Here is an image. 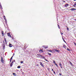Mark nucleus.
I'll list each match as a JSON object with an SVG mask.
<instances>
[{
    "mask_svg": "<svg viewBox=\"0 0 76 76\" xmlns=\"http://www.w3.org/2000/svg\"><path fill=\"white\" fill-rule=\"evenodd\" d=\"M59 75L60 76H61V73H59Z\"/></svg>",
    "mask_w": 76,
    "mask_h": 76,
    "instance_id": "nucleus-29",
    "label": "nucleus"
},
{
    "mask_svg": "<svg viewBox=\"0 0 76 76\" xmlns=\"http://www.w3.org/2000/svg\"><path fill=\"white\" fill-rule=\"evenodd\" d=\"M74 20H75V21H76V19H74Z\"/></svg>",
    "mask_w": 76,
    "mask_h": 76,
    "instance_id": "nucleus-33",
    "label": "nucleus"
},
{
    "mask_svg": "<svg viewBox=\"0 0 76 76\" xmlns=\"http://www.w3.org/2000/svg\"><path fill=\"white\" fill-rule=\"evenodd\" d=\"M17 68H18V69H20V66H18L17 67Z\"/></svg>",
    "mask_w": 76,
    "mask_h": 76,
    "instance_id": "nucleus-18",
    "label": "nucleus"
},
{
    "mask_svg": "<svg viewBox=\"0 0 76 76\" xmlns=\"http://www.w3.org/2000/svg\"><path fill=\"white\" fill-rule=\"evenodd\" d=\"M48 51H50V52H51V53H52V50H48Z\"/></svg>",
    "mask_w": 76,
    "mask_h": 76,
    "instance_id": "nucleus-17",
    "label": "nucleus"
},
{
    "mask_svg": "<svg viewBox=\"0 0 76 76\" xmlns=\"http://www.w3.org/2000/svg\"><path fill=\"white\" fill-rule=\"evenodd\" d=\"M45 60H46V61H47V60L46 59H45Z\"/></svg>",
    "mask_w": 76,
    "mask_h": 76,
    "instance_id": "nucleus-35",
    "label": "nucleus"
},
{
    "mask_svg": "<svg viewBox=\"0 0 76 76\" xmlns=\"http://www.w3.org/2000/svg\"><path fill=\"white\" fill-rule=\"evenodd\" d=\"M39 52L40 53H42L43 52V50H39Z\"/></svg>",
    "mask_w": 76,
    "mask_h": 76,
    "instance_id": "nucleus-13",
    "label": "nucleus"
},
{
    "mask_svg": "<svg viewBox=\"0 0 76 76\" xmlns=\"http://www.w3.org/2000/svg\"><path fill=\"white\" fill-rule=\"evenodd\" d=\"M58 25V28L59 29H60V26H59V25Z\"/></svg>",
    "mask_w": 76,
    "mask_h": 76,
    "instance_id": "nucleus-23",
    "label": "nucleus"
},
{
    "mask_svg": "<svg viewBox=\"0 0 76 76\" xmlns=\"http://www.w3.org/2000/svg\"><path fill=\"white\" fill-rule=\"evenodd\" d=\"M42 58H44V59H45V58L44 56H43V57Z\"/></svg>",
    "mask_w": 76,
    "mask_h": 76,
    "instance_id": "nucleus-26",
    "label": "nucleus"
},
{
    "mask_svg": "<svg viewBox=\"0 0 76 76\" xmlns=\"http://www.w3.org/2000/svg\"><path fill=\"white\" fill-rule=\"evenodd\" d=\"M52 71H53V69H52Z\"/></svg>",
    "mask_w": 76,
    "mask_h": 76,
    "instance_id": "nucleus-41",
    "label": "nucleus"
},
{
    "mask_svg": "<svg viewBox=\"0 0 76 76\" xmlns=\"http://www.w3.org/2000/svg\"><path fill=\"white\" fill-rule=\"evenodd\" d=\"M63 2H65V1H63Z\"/></svg>",
    "mask_w": 76,
    "mask_h": 76,
    "instance_id": "nucleus-36",
    "label": "nucleus"
},
{
    "mask_svg": "<svg viewBox=\"0 0 76 76\" xmlns=\"http://www.w3.org/2000/svg\"><path fill=\"white\" fill-rule=\"evenodd\" d=\"M69 63L70 64H71V65H72V63L70 62V61H69Z\"/></svg>",
    "mask_w": 76,
    "mask_h": 76,
    "instance_id": "nucleus-28",
    "label": "nucleus"
},
{
    "mask_svg": "<svg viewBox=\"0 0 76 76\" xmlns=\"http://www.w3.org/2000/svg\"><path fill=\"white\" fill-rule=\"evenodd\" d=\"M73 6H74V7H76V2H75V3L73 5Z\"/></svg>",
    "mask_w": 76,
    "mask_h": 76,
    "instance_id": "nucleus-9",
    "label": "nucleus"
},
{
    "mask_svg": "<svg viewBox=\"0 0 76 76\" xmlns=\"http://www.w3.org/2000/svg\"><path fill=\"white\" fill-rule=\"evenodd\" d=\"M69 6V5L67 4H66L65 5V7H67V6Z\"/></svg>",
    "mask_w": 76,
    "mask_h": 76,
    "instance_id": "nucleus-8",
    "label": "nucleus"
},
{
    "mask_svg": "<svg viewBox=\"0 0 76 76\" xmlns=\"http://www.w3.org/2000/svg\"><path fill=\"white\" fill-rule=\"evenodd\" d=\"M66 29H67V31H69V28H67Z\"/></svg>",
    "mask_w": 76,
    "mask_h": 76,
    "instance_id": "nucleus-27",
    "label": "nucleus"
},
{
    "mask_svg": "<svg viewBox=\"0 0 76 76\" xmlns=\"http://www.w3.org/2000/svg\"><path fill=\"white\" fill-rule=\"evenodd\" d=\"M40 65L42 66L43 67H44V65H43V64H42V62H40L39 63Z\"/></svg>",
    "mask_w": 76,
    "mask_h": 76,
    "instance_id": "nucleus-2",
    "label": "nucleus"
},
{
    "mask_svg": "<svg viewBox=\"0 0 76 76\" xmlns=\"http://www.w3.org/2000/svg\"><path fill=\"white\" fill-rule=\"evenodd\" d=\"M13 56H15V53H13Z\"/></svg>",
    "mask_w": 76,
    "mask_h": 76,
    "instance_id": "nucleus-32",
    "label": "nucleus"
},
{
    "mask_svg": "<svg viewBox=\"0 0 76 76\" xmlns=\"http://www.w3.org/2000/svg\"><path fill=\"white\" fill-rule=\"evenodd\" d=\"M44 48H48V46H43Z\"/></svg>",
    "mask_w": 76,
    "mask_h": 76,
    "instance_id": "nucleus-11",
    "label": "nucleus"
},
{
    "mask_svg": "<svg viewBox=\"0 0 76 76\" xmlns=\"http://www.w3.org/2000/svg\"><path fill=\"white\" fill-rule=\"evenodd\" d=\"M57 52H58V50H57Z\"/></svg>",
    "mask_w": 76,
    "mask_h": 76,
    "instance_id": "nucleus-38",
    "label": "nucleus"
},
{
    "mask_svg": "<svg viewBox=\"0 0 76 76\" xmlns=\"http://www.w3.org/2000/svg\"><path fill=\"white\" fill-rule=\"evenodd\" d=\"M53 63H54V64H55L56 66H57V64L56 63V62H55V61H53Z\"/></svg>",
    "mask_w": 76,
    "mask_h": 76,
    "instance_id": "nucleus-14",
    "label": "nucleus"
},
{
    "mask_svg": "<svg viewBox=\"0 0 76 76\" xmlns=\"http://www.w3.org/2000/svg\"><path fill=\"white\" fill-rule=\"evenodd\" d=\"M37 66H38V65L37 64Z\"/></svg>",
    "mask_w": 76,
    "mask_h": 76,
    "instance_id": "nucleus-39",
    "label": "nucleus"
},
{
    "mask_svg": "<svg viewBox=\"0 0 76 76\" xmlns=\"http://www.w3.org/2000/svg\"><path fill=\"white\" fill-rule=\"evenodd\" d=\"M1 32H2V36H4V32H3V31H2Z\"/></svg>",
    "mask_w": 76,
    "mask_h": 76,
    "instance_id": "nucleus-10",
    "label": "nucleus"
},
{
    "mask_svg": "<svg viewBox=\"0 0 76 76\" xmlns=\"http://www.w3.org/2000/svg\"><path fill=\"white\" fill-rule=\"evenodd\" d=\"M1 61L2 63H4V60H3V59L2 57H1Z\"/></svg>",
    "mask_w": 76,
    "mask_h": 76,
    "instance_id": "nucleus-1",
    "label": "nucleus"
},
{
    "mask_svg": "<svg viewBox=\"0 0 76 76\" xmlns=\"http://www.w3.org/2000/svg\"><path fill=\"white\" fill-rule=\"evenodd\" d=\"M12 58H13V56H12V57H11V59H10V62H11V60L12 59Z\"/></svg>",
    "mask_w": 76,
    "mask_h": 76,
    "instance_id": "nucleus-21",
    "label": "nucleus"
},
{
    "mask_svg": "<svg viewBox=\"0 0 76 76\" xmlns=\"http://www.w3.org/2000/svg\"><path fill=\"white\" fill-rule=\"evenodd\" d=\"M7 34L8 35V37H11V36L10 35V33H7Z\"/></svg>",
    "mask_w": 76,
    "mask_h": 76,
    "instance_id": "nucleus-4",
    "label": "nucleus"
},
{
    "mask_svg": "<svg viewBox=\"0 0 76 76\" xmlns=\"http://www.w3.org/2000/svg\"><path fill=\"white\" fill-rule=\"evenodd\" d=\"M48 54H49V56H51V54L50 53H49V52H48Z\"/></svg>",
    "mask_w": 76,
    "mask_h": 76,
    "instance_id": "nucleus-19",
    "label": "nucleus"
},
{
    "mask_svg": "<svg viewBox=\"0 0 76 76\" xmlns=\"http://www.w3.org/2000/svg\"><path fill=\"white\" fill-rule=\"evenodd\" d=\"M64 41V42H66V41H65V40L64 39V40H63Z\"/></svg>",
    "mask_w": 76,
    "mask_h": 76,
    "instance_id": "nucleus-31",
    "label": "nucleus"
},
{
    "mask_svg": "<svg viewBox=\"0 0 76 76\" xmlns=\"http://www.w3.org/2000/svg\"><path fill=\"white\" fill-rule=\"evenodd\" d=\"M63 47H64V48H66L65 45H63Z\"/></svg>",
    "mask_w": 76,
    "mask_h": 76,
    "instance_id": "nucleus-24",
    "label": "nucleus"
},
{
    "mask_svg": "<svg viewBox=\"0 0 76 76\" xmlns=\"http://www.w3.org/2000/svg\"><path fill=\"white\" fill-rule=\"evenodd\" d=\"M74 1H76V0H74Z\"/></svg>",
    "mask_w": 76,
    "mask_h": 76,
    "instance_id": "nucleus-37",
    "label": "nucleus"
},
{
    "mask_svg": "<svg viewBox=\"0 0 76 76\" xmlns=\"http://www.w3.org/2000/svg\"><path fill=\"white\" fill-rule=\"evenodd\" d=\"M41 55H39V54H37V57H40V56H41Z\"/></svg>",
    "mask_w": 76,
    "mask_h": 76,
    "instance_id": "nucleus-7",
    "label": "nucleus"
},
{
    "mask_svg": "<svg viewBox=\"0 0 76 76\" xmlns=\"http://www.w3.org/2000/svg\"><path fill=\"white\" fill-rule=\"evenodd\" d=\"M63 33H61V35H63Z\"/></svg>",
    "mask_w": 76,
    "mask_h": 76,
    "instance_id": "nucleus-30",
    "label": "nucleus"
},
{
    "mask_svg": "<svg viewBox=\"0 0 76 76\" xmlns=\"http://www.w3.org/2000/svg\"><path fill=\"white\" fill-rule=\"evenodd\" d=\"M62 39H63V40H64V38H63V37L62 38Z\"/></svg>",
    "mask_w": 76,
    "mask_h": 76,
    "instance_id": "nucleus-34",
    "label": "nucleus"
},
{
    "mask_svg": "<svg viewBox=\"0 0 76 76\" xmlns=\"http://www.w3.org/2000/svg\"><path fill=\"white\" fill-rule=\"evenodd\" d=\"M4 19L6 22H7V20L6 19V18H4Z\"/></svg>",
    "mask_w": 76,
    "mask_h": 76,
    "instance_id": "nucleus-20",
    "label": "nucleus"
},
{
    "mask_svg": "<svg viewBox=\"0 0 76 76\" xmlns=\"http://www.w3.org/2000/svg\"><path fill=\"white\" fill-rule=\"evenodd\" d=\"M59 65L60 66V67L61 68V69H62V68H63V67H62V65H61V63H59Z\"/></svg>",
    "mask_w": 76,
    "mask_h": 76,
    "instance_id": "nucleus-6",
    "label": "nucleus"
},
{
    "mask_svg": "<svg viewBox=\"0 0 76 76\" xmlns=\"http://www.w3.org/2000/svg\"><path fill=\"white\" fill-rule=\"evenodd\" d=\"M13 64V61H12V62L10 64V66L11 67H12V65Z\"/></svg>",
    "mask_w": 76,
    "mask_h": 76,
    "instance_id": "nucleus-3",
    "label": "nucleus"
},
{
    "mask_svg": "<svg viewBox=\"0 0 76 76\" xmlns=\"http://www.w3.org/2000/svg\"><path fill=\"white\" fill-rule=\"evenodd\" d=\"M4 18H5V16H4Z\"/></svg>",
    "mask_w": 76,
    "mask_h": 76,
    "instance_id": "nucleus-40",
    "label": "nucleus"
},
{
    "mask_svg": "<svg viewBox=\"0 0 76 76\" xmlns=\"http://www.w3.org/2000/svg\"><path fill=\"white\" fill-rule=\"evenodd\" d=\"M9 45L10 47H12V46H11V45H12L11 44H9Z\"/></svg>",
    "mask_w": 76,
    "mask_h": 76,
    "instance_id": "nucleus-12",
    "label": "nucleus"
},
{
    "mask_svg": "<svg viewBox=\"0 0 76 76\" xmlns=\"http://www.w3.org/2000/svg\"><path fill=\"white\" fill-rule=\"evenodd\" d=\"M70 10H71L72 11H73V10H76V9L74 8H72L71 9H70Z\"/></svg>",
    "mask_w": 76,
    "mask_h": 76,
    "instance_id": "nucleus-5",
    "label": "nucleus"
},
{
    "mask_svg": "<svg viewBox=\"0 0 76 76\" xmlns=\"http://www.w3.org/2000/svg\"><path fill=\"white\" fill-rule=\"evenodd\" d=\"M43 57V56L42 55H40V58H42Z\"/></svg>",
    "mask_w": 76,
    "mask_h": 76,
    "instance_id": "nucleus-16",
    "label": "nucleus"
},
{
    "mask_svg": "<svg viewBox=\"0 0 76 76\" xmlns=\"http://www.w3.org/2000/svg\"><path fill=\"white\" fill-rule=\"evenodd\" d=\"M13 75H14V76H17V75H16V73H13Z\"/></svg>",
    "mask_w": 76,
    "mask_h": 76,
    "instance_id": "nucleus-15",
    "label": "nucleus"
},
{
    "mask_svg": "<svg viewBox=\"0 0 76 76\" xmlns=\"http://www.w3.org/2000/svg\"><path fill=\"white\" fill-rule=\"evenodd\" d=\"M67 50L70 51V49H69V48L67 49Z\"/></svg>",
    "mask_w": 76,
    "mask_h": 76,
    "instance_id": "nucleus-25",
    "label": "nucleus"
},
{
    "mask_svg": "<svg viewBox=\"0 0 76 76\" xmlns=\"http://www.w3.org/2000/svg\"><path fill=\"white\" fill-rule=\"evenodd\" d=\"M20 63H21V64H22V63H23V61H20Z\"/></svg>",
    "mask_w": 76,
    "mask_h": 76,
    "instance_id": "nucleus-22",
    "label": "nucleus"
}]
</instances>
